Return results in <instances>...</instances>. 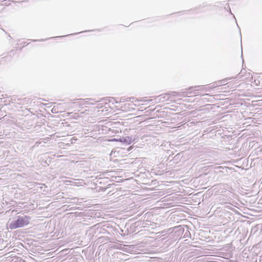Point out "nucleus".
I'll use <instances>...</instances> for the list:
<instances>
[{"label": "nucleus", "mask_w": 262, "mask_h": 262, "mask_svg": "<svg viewBox=\"0 0 262 262\" xmlns=\"http://www.w3.org/2000/svg\"><path fill=\"white\" fill-rule=\"evenodd\" d=\"M202 96L204 97V99H207L206 97H208V96H211V95L209 94H208V93H206V94H204L202 95Z\"/></svg>", "instance_id": "ddd939ff"}, {"label": "nucleus", "mask_w": 262, "mask_h": 262, "mask_svg": "<svg viewBox=\"0 0 262 262\" xmlns=\"http://www.w3.org/2000/svg\"><path fill=\"white\" fill-rule=\"evenodd\" d=\"M91 31V30H86V31H81V32H79V33H83V32H89V31ZM78 33H72V34H69V35H76V34H77ZM67 36H69V35L59 36V37H64Z\"/></svg>", "instance_id": "0eeeda50"}, {"label": "nucleus", "mask_w": 262, "mask_h": 262, "mask_svg": "<svg viewBox=\"0 0 262 262\" xmlns=\"http://www.w3.org/2000/svg\"><path fill=\"white\" fill-rule=\"evenodd\" d=\"M236 77H231V78H227L226 79H223L222 80L219 81L221 83H223V82H224L225 81H227L228 80H230V79H233V78H236Z\"/></svg>", "instance_id": "9d476101"}, {"label": "nucleus", "mask_w": 262, "mask_h": 262, "mask_svg": "<svg viewBox=\"0 0 262 262\" xmlns=\"http://www.w3.org/2000/svg\"><path fill=\"white\" fill-rule=\"evenodd\" d=\"M193 89H195L193 90V91H190L189 92L190 94H195V91H209L208 87L205 85H195L193 86Z\"/></svg>", "instance_id": "7ed1b4c3"}, {"label": "nucleus", "mask_w": 262, "mask_h": 262, "mask_svg": "<svg viewBox=\"0 0 262 262\" xmlns=\"http://www.w3.org/2000/svg\"><path fill=\"white\" fill-rule=\"evenodd\" d=\"M118 139H115V138H114L112 140L113 141H117V142H118Z\"/></svg>", "instance_id": "dca6fc26"}, {"label": "nucleus", "mask_w": 262, "mask_h": 262, "mask_svg": "<svg viewBox=\"0 0 262 262\" xmlns=\"http://www.w3.org/2000/svg\"><path fill=\"white\" fill-rule=\"evenodd\" d=\"M225 9L226 10H227V11H228V10H229V12H230V13L231 14L233 15V14L232 13V12H231V11L230 8V7H229V6L228 5V6H227V7H225Z\"/></svg>", "instance_id": "f8f14e48"}, {"label": "nucleus", "mask_w": 262, "mask_h": 262, "mask_svg": "<svg viewBox=\"0 0 262 262\" xmlns=\"http://www.w3.org/2000/svg\"><path fill=\"white\" fill-rule=\"evenodd\" d=\"M137 138L135 136H125L120 137L118 138V141L125 145H129L133 143Z\"/></svg>", "instance_id": "f03ea898"}, {"label": "nucleus", "mask_w": 262, "mask_h": 262, "mask_svg": "<svg viewBox=\"0 0 262 262\" xmlns=\"http://www.w3.org/2000/svg\"><path fill=\"white\" fill-rule=\"evenodd\" d=\"M10 5V4H8L6 2V1H0V5L9 6Z\"/></svg>", "instance_id": "1a4fd4ad"}, {"label": "nucleus", "mask_w": 262, "mask_h": 262, "mask_svg": "<svg viewBox=\"0 0 262 262\" xmlns=\"http://www.w3.org/2000/svg\"><path fill=\"white\" fill-rule=\"evenodd\" d=\"M120 101H121L122 102H124L125 101V99L124 98H121L120 99Z\"/></svg>", "instance_id": "2eb2a0df"}, {"label": "nucleus", "mask_w": 262, "mask_h": 262, "mask_svg": "<svg viewBox=\"0 0 262 262\" xmlns=\"http://www.w3.org/2000/svg\"><path fill=\"white\" fill-rule=\"evenodd\" d=\"M171 94H172V96H184V95L182 94V92L180 91V92H171Z\"/></svg>", "instance_id": "423d86ee"}, {"label": "nucleus", "mask_w": 262, "mask_h": 262, "mask_svg": "<svg viewBox=\"0 0 262 262\" xmlns=\"http://www.w3.org/2000/svg\"><path fill=\"white\" fill-rule=\"evenodd\" d=\"M31 217L27 215L17 216L16 220L12 221L9 224L11 229H15L28 225L30 223Z\"/></svg>", "instance_id": "f257e3e1"}, {"label": "nucleus", "mask_w": 262, "mask_h": 262, "mask_svg": "<svg viewBox=\"0 0 262 262\" xmlns=\"http://www.w3.org/2000/svg\"><path fill=\"white\" fill-rule=\"evenodd\" d=\"M198 92L199 91H195V94H194L195 96L198 95Z\"/></svg>", "instance_id": "a211bd4d"}, {"label": "nucleus", "mask_w": 262, "mask_h": 262, "mask_svg": "<svg viewBox=\"0 0 262 262\" xmlns=\"http://www.w3.org/2000/svg\"><path fill=\"white\" fill-rule=\"evenodd\" d=\"M190 236V233L189 230H187L186 231L185 233H184L183 237L184 238H187V237H189Z\"/></svg>", "instance_id": "6e6552de"}, {"label": "nucleus", "mask_w": 262, "mask_h": 262, "mask_svg": "<svg viewBox=\"0 0 262 262\" xmlns=\"http://www.w3.org/2000/svg\"><path fill=\"white\" fill-rule=\"evenodd\" d=\"M12 2H13L14 4H15V2H19V1H13Z\"/></svg>", "instance_id": "6ab92c4d"}, {"label": "nucleus", "mask_w": 262, "mask_h": 262, "mask_svg": "<svg viewBox=\"0 0 262 262\" xmlns=\"http://www.w3.org/2000/svg\"><path fill=\"white\" fill-rule=\"evenodd\" d=\"M133 148L132 146H129L128 148V151H130Z\"/></svg>", "instance_id": "f3484780"}, {"label": "nucleus", "mask_w": 262, "mask_h": 262, "mask_svg": "<svg viewBox=\"0 0 262 262\" xmlns=\"http://www.w3.org/2000/svg\"><path fill=\"white\" fill-rule=\"evenodd\" d=\"M47 39H40V40H39V39H34V40H33V41H34V42H36V41H43L44 40H47Z\"/></svg>", "instance_id": "4468645a"}, {"label": "nucleus", "mask_w": 262, "mask_h": 262, "mask_svg": "<svg viewBox=\"0 0 262 262\" xmlns=\"http://www.w3.org/2000/svg\"><path fill=\"white\" fill-rule=\"evenodd\" d=\"M119 99L118 98H117L116 99V102H118L119 101V100H118Z\"/></svg>", "instance_id": "aec40b11"}, {"label": "nucleus", "mask_w": 262, "mask_h": 262, "mask_svg": "<svg viewBox=\"0 0 262 262\" xmlns=\"http://www.w3.org/2000/svg\"><path fill=\"white\" fill-rule=\"evenodd\" d=\"M172 96L171 92L170 93L165 94L164 95H161L158 97V99L160 101H164L165 100H169Z\"/></svg>", "instance_id": "20e7f679"}, {"label": "nucleus", "mask_w": 262, "mask_h": 262, "mask_svg": "<svg viewBox=\"0 0 262 262\" xmlns=\"http://www.w3.org/2000/svg\"><path fill=\"white\" fill-rule=\"evenodd\" d=\"M193 86H190L188 88L182 89L181 91L182 92V93L184 95V96H185V94H187L188 93L189 94H190L189 92L190 91H193Z\"/></svg>", "instance_id": "39448f33"}, {"label": "nucleus", "mask_w": 262, "mask_h": 262, "mask_svg": "<svg viewBox=\"0 0 262 262\" xmlns=\"http://www.w3.org/2000/svg\"><path fill=\"white\" fill-rule=\"evenodd\" d=\"M260 151H262V149H261Z\"/></svg>", "instance_id": "412c9836"}, {"label": "nucleus", "mask_w": 262, "mask_h": 262, "mask_svg": "<svg viewBox=\"0 0 262 262\" xmlns=\"http://www.w3.org/2000/svg\"><path fill=\"white\" fill-rule=\"evenodd\" d=\"M217 86V85H216L215 84H213L210 86H208V89H209V91L210 89H213L216 88Z\"/></svg>", "instance_id": "9b49d317"}]
</instances>
